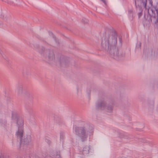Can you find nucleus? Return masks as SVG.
Here are the masks:
<instances>
[{
	"mask_svg": "<svg viewBox=\"0 0 158 158\" xmlns=\"http://www.w3.org/2000/svg\"><path fill=\"white\" fill-rule=\"evenodd\" d=\"M64 138L63 133H61L60 134V139H63Z\"/></svg>",
	"mask_w": 158,
	"mask_h": 158,
	"instance_id": "obj_21",
	"label": "nucleus"
},
{
	"mask_svg": "<svg viewBox=\"0 0 158 158\" xmlns=\"http://www.w3.org/2000/svg\"><path fill=\"white\" fill-rule=\"evenodd\" d=\"M107 111L108 112H111L113 110V104H111V105L109 104L107 107Z\"/></svg>",
	"mask_w": 158,
	"mask_h": 158,
	"instance_id": "obj_13",
	"label": "nucleus"
},
{
	"mask_svg": "<svg viewBox=\"0 0 158 158\" xmlns=\"http://www.w3.org/2000/svg\"><path fill=\"white\" fill-rule=\"evenodd\" d=\"M135 5L139 7L142 6L148 10L150 18H153L156 19L155 24L158 28V6H153L152 0H135Z\"/></svg>",
	"mask_w": 158,
	"mask_h": 158,
	"instance_id": "obj_3",
	"label": "nucleus"
},
{
	"mask_svg": "<svg viewBox=\"0 0 158 158\" xmlns=\"http://www.w3.org/2000/svg\"><path fill=\"white\" fill-rule=\"evenodd\" d=\"M27 155V156H30L31 157V158H32V156L31 155V152L30 151H27L26 152V153L24 155V158H25V156Z\"/></svg>",
	"mask_w": 158,
	"mask_h": 158,
	"instance_id": "obj_14",
	"label": "nucleus"
},
{
	"mask_svg": "<svg viewBox=\"0 0 158 158\" xmlns=\"http://www.w3.org/2000/svg\"><path fill=\"white\" fill-rule=\"evenodd\" d=\"M119 137L121 138H122L123 137V136L122 135H119Z\"/></svg>",
	"mask_w": 158,
	"mask_h": 158,
	"instance_id": "obj_24",
	"label": "nucleus"
},
{
	"mask_svg": "<svg viewBox=\"0 0 158 158\" xmlns=\"http://www.w3.org/2000/svg\"><path fill=\"white\" fill-rule=\"evenodd\" d=\"M76 134L78 135L82 141L86 140L88 137V131L85 130V127H76L75 128Z\"/></svg>",
	"mask_w": 158,
	"mask_h": 158,
	"instance_id": "obj_5",
	"label": "nucleus"
},
{
	"mask_svg": "<svg viewBox=\"0 0 158 158\" xmlns=\"http://www.w3.org/2000/svg\"><path fill=\"white\" fill-rule=\"evenodd\" d=\"M101 1L103 2L105 5H106L107 4V2L106 0H101Z\"/></svg>",
	"mask_w": 158,
	"mask_h": 158,
	"instance_id": "obj_22",
	"label": "nucleus"
},
{
	"mask_svg": "<svg viewBox=\"0 0 158 158\" xmlns=\"http://www.w3.org/2000/svg\"><path fill=\"white\" fill-rule=\"evenodd\" d=\"M35 49L39 52L45 57L48 56V59L50 60H52L55 58V56L52 50H45V48L42 47L41 48L38 45L36 44L34 46Z\"/></svg>",
	"mask_w": 158,
	"mask_h": 158,
	"instance_id": "obj_4",
	"label": "nucleus"
},
{
	"mask_svg": "<svg viewBox=\"0 0 158 158\" xmlns=\"http://www.w3.org/2000/svg\"><path fill=\"white\" fill-rule=\"evenodd\" d=\"M68 62V61L66 60V58L64 57L62 58L60 60V63L61 66H63L64 65H66Z\"/></svg>",
	"mask_w": 158,
	"mask_h": 158,
	"instance_id": "obj_10",
	"label": "nucleus"
},
{
	"mask_svg": "<svg viewBox=\"0 0 158 158\" xmlns=\"http://www.w3.org/2000/svg\"><path fill=\"white\" fill-rule=\"evenodd\" d=\"M151 21L152 22V19H151Z\"/></svg>",
	"mask_w": 158,
	"mask_h": 158,
	"instance_id": "obj_27",
	"label": "nucleus"
},
{
	"mask_svg": "<svg viewBox=\"0 0 158 158\" xmlns=\"http://www.w3.org/2000/svg\"><path fill=\"white\" fill-rule=\"evenodd\" d=\"M16 158H22V157L20 156H19L17 157Z\"/></svg>",
	"mask_w": 158,
	"mask_h": 158,
	"instance_id": "obj_23",
	"label": "nucleus"
},
{
	"mask_svg": "<svg viewBox=\"0 0 158 158\" xmlns=\"http://www.w3.org/2000/svg\"><path fill=\"white\" fill-rule=\"evenodd\" d=\"M24 91L25 90L23 89L22 85L19 84L18 85L16 91L18 95H21L24 92Z\"/></svg>",
	"mask_w": 158,
	"mask_h": 158,
	"instance_id": "obj_7",
	"label": "nucleus"
},
{
	"mask_svg": "<svg viewBox=\"0 0 158 158\" xmlns=\"http://www.w3.org/2000/svg\"><path fill=\"white\" fill-rule=\"evenodd\" d=\"M26 108L27 109V112H29L30 114H32L33 110L31 107H30L29 109L26 106Z\"/></svg>",
	"mask_w": 158,
	"mask_h": 158,
	"instance_id": "obj_16",
	"label": "nucleus"
},
{
	"mask_svg": "<svg viewBox=\"0 0 158 158\" xmlns=\"http://www.w3.org/2000/svg\"><path fill=\"white\" fill-rule=\"evenodd\" d=\"M82 21L84 23H88L89 22L88 20L85 18L82 19Z\"/></svg>",
	"mask_w": 158,
	"mask_h": 158,
	"instance_id": "obj_18",
	"label": "nucleus"
},
{
	"mask_svg": "<svg viewBox=\"0 0 158 158\" xmlns=\"http://www.w3.org/2000/svg\"><path fill=\"white\" fill-rule=\"evenodd\" d=\"M12 119L17 121V123L18 126V131L16 132V135L17 138L20 139V148L24 149L25 147L30 144L31 138V135H25L23 138V120L22 118H18V114L14 112L12 113Z\"/></svg>",
	"mask_w": 158,
	"mask_h": 158,
	"instance_id": "obj_2",
	"label": "nucleus"
},
{
	"mask_svg": "<svg viewBox=\"0 0 158 158\" xmlns=\"http://www.w3.org/2000/svg\"><path fill=\"white\" fill-rule=\"evenodd\" d=\"M7 125V121L5 120L0 119V125L2 126L5 127Z\"/></svg>",
	"mask_w": 158,
	"mask_h": 158,
	"instance_id": "obj_12",
	"label": "nucleus"
},
{
	"mask_svg": "<svg viewBox=\"0 0 158 158\" xmlns=\"http://www.w3.org/2000/svg\"><path fill=\"white\" fill-rule=\"evenodd\" d=\"M128 11L129 18L131 20H132L135 16V14L132 9H129Z\"/></svg>",
	"mask_w": 158,
	"mask_h": 158,
	"instance_id": "obj_8",
	"label": "nucleus"
},
{
	"mask_svg": "<svg viewBox=\"0 0 158 158\" xmlns=\"http://www.w3.org/2000/svg\"><path fill=\"white\" fill-rule=\"evenodd\" d=\"M106 102L104 100L98 101L97 104V107L101 110H104L106 107Z\"/></svg>",
	"mask_w": 158,
	"mask_h": 158,
	"instance_id": "obj_6",
	"label": "nucleus"
},
{
	"mask_svg": "<svg viewBox=\"0 0 158 158\" xmlns=\"http://www.w3.org/2000/svg\"><path fill=\"white\" fill-rule=\"evenodd\" d=\"M46 153H42V156L44 158L47 157L48 155Z\"/></svg>",
	"mask_w": 158,
	"mask_h": 158,
	"instance_id": "obj_20",
	"label": "nucleus"
},
{
	"mask_svg": "<svg viewBox=\"0 0 158 158\" xmlns=\"http://www.w3.org/2000/svg\"><path fill=\"white\" fill-rule=\"evenodd\" d=\"M142 11L141 10L139 12H138V15L139 18L140 17H141L142 15Z\"/></svg>",
	"mask_w": 158,
	"mask_h": 158,
	"instance_id": "obj_19",
	"label": "nucleus"
},
{
	"mask_svg": "<svg viewBox=\"0 0 158 158\" xmlns=\"http://www.w3.org/2000/svg\"><path fill=\"white\" fill-rule=\"evenodd\" d=\"M7 2L8 4H9L11 5H15V4L14 3L13 1L7 0Z\"/></svg>",
	"mask_w": 158,
	"mask_h": 158,
	"instance_id": "obj_17",
	"label": "nucleus"
},
{
	"mask_svg": "<svg viewBox=\"0 0 158 158\" xmlns=\"http://www.w3.org/2000/svg\"><path fill=\"white\" fill-rule=\"evenodd\" d=\"M90 148L89 146H85L84 147L82 150V154L84 155H87L89 154Z\"/></svg>",
	"mask_w": 158,
	"mask_h": 158,
	"instance_id": "obj_9",
	"label": "nucleus"
},
{
	"mask_svg": "<svg viewBox=\"0 0 158 158\" xmlns=\"http://www.w3.org/2000/svg\"><path fill=\"white\" fill-rule=\"evenodd\" d=\"M0 158H11L8 155L3 154H1L0 156Z\"/></svg>",
	"mask_w": 158,
	"mask_h": 158,
	"instance_id": "obj_15",
	"label": "nucleus"
},
{
	"mask_svg": "<svg viewBox=\"0 0 158 158\" xmlns=\"http://www.w3.org/2000/svg\"><path fill=\"white\" fill-rule=\"evenodd\" d=\"M51 155L52 156H51V157L52 158H61L60 155L59 154H57V153L56 152L52 153Z\"/></svg>",
	"mask_w": 158,
	"mask_h": 158,
	"instance_id": "obj_11",
	"label": "nucleus"
},
{
	"mask_svg": "<svg viewBox=\"0 0 158 158\" xmlns=\"http://www.w3.org/2000/svg\"><path fill=\"white\" fill-rule=\"evenodd\" d=\"M117 35L114 33L113 34L109 35L108 37L107 42L105 38L102 39L101 46L105 49H108L110 54L114 59L116 60H119L122 57L125 56V54L123 52L119 54V50L116 48L117 44Z\"/></svg>",
	"mask_w": 158,
	"mask_h": 158,
	"instance_id": "obj_1",
	"label": "nucleus"
},
{
	"mask_svg": "<svg viewBox=\"0 0 158 158\" xmlns=\"http://www.w3.org/2000/svg\"><path fill=\"white\" fill-rule=\"evenodd\" d=\"M121 40H122L121 39V38H119V41H120V42H121Z\"/></svg>",
	"mask_w": 158,
	"mask_h": 158,
	"instance_id": "obj_25",
	"label": "nucleus"
},
{
	"mask_svg": "<svg viewBox=\"0 0 158 158\" xmlns=\"http://www.w3.org/2000/svg\"><path fill=\"white\" fill-rule=\"evenodd\" d=\"M51 34L52 35V32H51H51H50V34Z\"/></svg>",
	"mask_w": 158,
	"mask_h": 158,
	"instance_id": "obj_26",
	"label": "nucleus"
}]
</instances>
